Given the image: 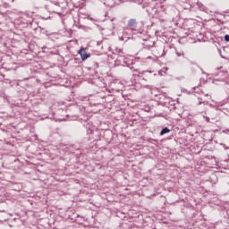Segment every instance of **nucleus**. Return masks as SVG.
<instances>
[{"label":"nucleus","instance_id":"1","mask_svg":"<svg viewBox=\"0 0 229 229\" xmlns=\"http://www.w3.org/2000/svg\"><path fill=\"white\" fill-rule=\"evenodd\" d=\"M128 30H131V31H138L137 30V21L135 19L129 20L127 23Z\"/></svg>","mask_w":229,"mask_h":229},{"label":"nucleus","instance_id":"2","mask_svg":"<svg viewBox=\"0 0 229 229\" xmlns=\"http://www.w3.org/2000/svg\"><path fill=\"white\" fill-rule=\"evenodd\" d=\"M78 55H81L82 62H85V60L90 58V54H88L84 47H81V49L78 51Z\"/></svg>","mask_w":229,"mask_h":229},{"label":"nucleus","instance_id":"3","mask_svg":"<svg viewBox=\"0 0 229 229\" xmlns=\"http://www.w3.org/2000/svg\"><path fill=\"white\" fill-rule=\"evenodd\" d=\"M169 131H171V130L169 128H167V127H165L160 131V135H165V133H169Z\"/></svg>","mask_w":229,"mask_h":229},{"label":"nucleus","instance_id":"4","mask_svg":"<svg viewBox=\"0 0 229 229\" xmlns=\"http://www.w3.org/2000/svg\"><path fill=\"white\" fill-rule=\"evenodd\" d=\"M199 105H208L207 100H203V98H199Z\"/></svg>","mask_w":229,"mask_h":229},{"label":"nucleus","instance_id":"5","mask_svg":"<svg viewBox=\"0 0 229 229\" xmlns=\"http://www.w3.org/2000/svg\"><path fill=\"white\" fill-rule=\"evenodd\" d=\"M221 106V104H218L216 106H215L212 104H209V106H211V108H216V110H219V106Z\"/></svg>","mask_w":229,"mask_h":229},{"label":"nucleus","instance_id":"6","mask_svg":"<svg viewBox=\"0 0 229 229\" xmlns=\"http://www.w3.org/2000/svg\"><path fill=\"white\" fill-rule=\"evenodd\" d=\"M206 123H210V118L208 116H204Z\"/></svg>","mask_w":229,"mask_h":229},{"label":"nucleus","instance_id":"7","mask_svg":"<svg viewBox=\"0 0 229 229\" xmlns=\"http://www.w3.org/2000/svg\"><path fill=\"white\" fill-rule=\"evenodd\" d=\"M225 42H229V35L228 34H226L225 36Z\"/></svg>","mask_w":229,"mask_h":229},{"label":"nucleus","instance_id":"8","mask_svg":"<svg viewBox=\"0 0 229 229\" xmlns=\"http://www.w3.org/2000/svg\"><path fill=\"white\" fill-rule=\"evenodd\" d=\"M177 56H183V52H176Z\"/></svg>","mask_w":229,"mask_h":229},{"label":"nucleus","instance_id":"9","mask_svg":"<svg viewBox=\"0 0 229 229\" xmlns=\"http://www.w3.org/2000/svg\"><path fill=\"white\" fill-rule=\"evenodd\" d=\"M145 74H146V76H149V74H151V72H146Z\"/></svg>","mask_w":229,"mask_h":229},{"label":"nucleus","instance_id":"10","mask_svg":"<svg viewBox=\"0 0 229 229\" xmlns=\"http://www.w3.org/2000/svg\"><path fill=\"white\" fill-rule=\"evenodd\" d=\"M216 116H212L211 121H216Z\"/></svg>","mask_w":229,"mask_h":229},{"label":"nucleus","instance_id":"11","mask_svg":"<svg viewBox=\"0 0 229 229\" xmlns=\"http://www.w3.org/2000/svg\"><path fill=\"white\" fill-rule=\"evenodd\" d=\"M96 67H99V65L98 64H95Z\"/></svg>","mask_w":229,"mask_h":229}]
</instances>
